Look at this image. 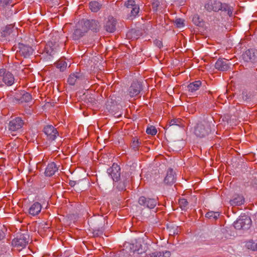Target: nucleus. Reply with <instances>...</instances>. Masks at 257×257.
Wrapping results in <instances>:
<instances>
[{
  "label": "nucleus",
  "instance_id": "b1692460",
  "mask_svg": "<svg viewBox=\"0 0 257 257\" xmlns=\"http://www.w3.org/2000/svg\"><path fill=\"white\" fill-rule=\"evenodd\" d=\"M45 52L50 56H53L56 52V48L52 42H48L45 48Z\"/></svg>",
  "mask_w": 257,
  "mask_h": 257
},
{
  "label": "nucleus",
  "instance_id": "f3484780",
  "mask_svg": "<svg viewBox=\"0 0 257 257\" xmlns=\"http://www.w3.org/2000/svg\"><path fill=\"white\" fill-rule=\"evenodd\" d=\"M58 168L54 162L49 163L45 169V174L47 176H52L58 171Z\"/></svg>",
  "mask_w": 257,
  "mask_h": 257
},
{
  "label": "nucleus",
  "instance_id": "cd10ccee",
  "mask_svg": "<svg viewBox=\"0 0 257 257\" xmlns=\"http://www.w3.org/2000/svg\"><path fill=\"white\" fill-rule=\"evenodd\" d=\"M171 252L169 251H165L162 252H156L152 253L151 257H170Z\"/></svg>",
  "mask_w": 257,
  "mask_h": 257
},
{
  "label": "nucleus",
  "instance_id": "473e14b6",
  "mask_svg": "<svg viewBox=\"0 0 257 257\" xmlns=\"http://www.w3.org/2000/svg\"><path fill=\"white\" fill-rule=\"evenodd\" d=\"M141 142L137 138L133 139L131 147L134 150H137L140 147Z\"/></svg>",
  "mask_w": 257,
  "mask_h": 257
},
{
  "label": "nucleus",
  "instance_id": "ddd939ff",
  "mask_svg": "<svg viewBox=\"0 0 257 257\" xmlns=\"http://www.w3.org/2000/svg\"><path fill=\"white\" fill-rule=\"evenodd\" d=\"M44 132L48 139L54 140L58 135V132L52 125H47L44 128Z\"/></svg>",
  "mask_w": 257,
  "mask_h": 257
},
{
  "label": "nucleus",
  "instance_id": "79ce46f5",
  "mask_svg": "<svg viewBox=\"0 0 257 257\" xmlns=\"http://www.w3.org/2000/svg\"><path fill=\"white\" fill-rule=\"evenodd\" d=\"M5 234L3 230L0 229V240L3 239L5 238Z\"/></svg>",
  "mask_w": 257,
  "mask_h": 257
},
{
  "label": "nucleus",
  "instance_id": "f03ea898",
  "mask_svg": "<svg viewBox=\"0 0 257 257\" xmlns=\"http://www.w3.org/2000/svg\"><path fill=\"white\" fill-rule=\"evenodd\" d=\"M251 224L250 218L246 215H240L234 222V227L236 229H247Z\"/></svg>",
  "mask_w": 257,
  "mask_h": 257
},
{
  "label": "nucleus",
  "instance_id": "4be33fe9",
  "mask_svg": "<svg viewBox=\"0 0 257 257\" xmlns=\"http://www.w3.org/2000/svg\"><path fill=\"white\" fill-rule=\"evenodd\" d=\"M244 202V199L242 195L235 194L230 200V204L232 206H239L243 204Z\"/></svg>",
  "mask_w": 257,
  "mask_h": 257
},
{
  "label": "nucleus",
  "instance_id": "20e7f679",
  "mask_svg": "<svg viewBox=\"0 0 257 257\" xmlns=\"http://www.w3.org/2000/svg\"><path fill=\"white\" fill-rule=\"evenodd\" d=\"M210 132V125L207 122L198 124L195 128V134L196 136L200 138L205 137Z\"/></svg>",
  "mask_w": 257,
  "mask_h": 257
},
{
  "label": "nucleus",
  "instance_id": "f704fd0d",
  "mask_svg": "<svg viewBox=\"0 0 257 257\" xmlns=\"http://www.w3.org/2000/svg\"><path fill=\"white\" fill-rule=\"evenodd\" d=\"M77 79V75L74 74H71L69 76L68 79V83L71 85H73L75 84V82H76Z\"/></svg>",
  "mask_w": 257,
  "mask_h": 257
},
{
  "label": "nucleus",
  "instance_id": "6e6552de",
  "mask_svg": "<svg viewBox=\"0 0 257 257\" xmlns=\"http://www.w3.org/2000/svg\"><path fill=\"white\" fill-rule=\"evenodd\" d=\"M231 65V64L228 60L219 59L215 63V67L218 70L225 71L229 70Z\"/></svg>",
  "mask_w": 257,
  "mask_h": 257
},
{
  "label": "nucleus",
  "instance_id": "4468645a",
  "mask_svg": "<svg viewBox=\"0 0 257 257\" xmlns=\"http://www.w3.org/2000/svg\"><path fill=\"white\" fill-rule=\"evenodd\" d=\"M116 24V21L115 19L112 16H108L104 25L106 31L110 33L113 32L115 30Z\"/></svg>",
  "mask_w": 257,
  "mask_h": 257
},
{
  "label": "nucleus",
  "instance_id": "9b49d317",
  "mask_svg": "<svg viewBox=\"0 0 257 257\" xmlns=\"http://www.w3.org/2000/svg\"><path fill=\"white\" fill-rule=\"evenodd\" d=\"M142 89L141 84L138 81H134L130 87L128 92L131 97L138 95Z\"/></svg>",
  "mask_w": 257,
  "mask_h": 257
},
{
  "label": "nucleus",
  "instance_id": "6ab92c4d",
  "mask_svg": "<svg viewBox=\"0 0 257 257\" xmlns=\"http://www.w3.org/2000/svg\"><path fill=\"white\" fill-rule=\"evenodd\" d=\"M42 209V206L39 202H36L31 205L29 209V213L32 216L38 215Z\"/></svg>",
  "mask_w": 257,
  "mask_h": 257
},
{
  "label": "nucleus",
  "instance_id": "c03bdc74",
  "mask_svg": "<svg viewBox=\"0 0 257 257\" xmlns=\"http://www.w3.org/2000/svg\"><path fill=\"white\" fill-rule=\"evenodd\" d=\"M70 184H71V186L74 185V182H71V183H70Z\"/></svg>",
  "mask_w": 257,
  "mask_h": 257
},
{
  "label": "nucleus",
  "instance_id": "ea45409f",
  "mask_svg": "<svg viewBox=\"0 0 257 257\" xmlns=\"http://www.w3.org/2000/svg\"><path fill=\"white\" fill-rule=\"evenodd\" d=\"M250 94L246 91H243L241 94L242 98L245 100L247 101L250 98Z\"/></svg>",
  "mask_w": 257,
  "mask_h": 257
},
{
  "label": "nucleus",
  "instance_id": "1a4fd4ad",
  "mask_svg": "<svg viewBox=\"0 0 257 257\" xmlns=\"http://www.w3.org/2000/svg\"><path fill=\"white\" fill-rule=\"evenodd\" d=\"M0 76H3V82L7 85L11 86L14 82V77L10 72H7L4 69H0Z\"/></svg>",
  "mask_w": 257,
  "mask_h": 257
},
{
  "label": "nucleus",
  "instance_id": "f257e3e1",
  "mask_svg": "<svg viewBox=\"0 0 257 257\" xmlns=\"http://www.w3.org/2000/svg\"><path fill=\"white\" fill-rule=\"evenodd\" d=\"M205 8L208 11H218L219 10L226 12L228 16H231L233 13V8L226 4H222L215 0H209L205 5Z\"/></svg>",
  "mask_w": 257,
  "mask_h": 257
},
{
  "label": "nucleus",
  "instance_id": "f8f14e48",
  "mask_svg": "<svg viewBox=\"0 0 257 257\" xmlns=\"http://www.w3.org/2000/svg\"><path fill=\"white\" fill-rule=\"evenodd\" d=\"M120 167L117 165L113 164L111 167L107 169V172L113 181H117L120 177Z\"/></svg>",
  "mask_w": 257,
  "mask_h": 257
},
{
  "label": "nucleus",
  "instance_id": "39448f33",
  "mask_svg": "<svg viewBox=\"0 0 257 257\" xmlns=\"http://www.w3.org/2000/svg\"><path fill=\"white\" fill-rule=\"evenodd\" d=\"M244 61L255 63L257 62V51L255 49H248L242 54Z\"/></svg>",
  "mask_w": 257,
  "mask_h": 257
},
{
  "label": "nucleus",
  "instance_id": "72a5a7b5",
  "mask_svg": "<svg viewBox=\"0 0 257 257\" xmlns=\"http://www.w3.org/2000/svg\"><path fill=\"white\" fill-rule=\"evenodd\" d=\"M67 67V63L65 61H60L57 63V67L61 71H63Z\"/></svg>",
  "mask_w": 257,
  "mask_h": 257
},
{
  "label": "nucleus",
  "instance_id": "c9c22d12",
  "mask_svg": "<svg viewBox=\"0 0 257 257\" xmlns=\"http://www.w3.org/2000/svg\"><path fill=\"white\" fill-rule=\"evenodd\" d=\"M179 204L182 208V210H185L188 205V202L186 199H180L179 200Z\"/></svg>",
  "mask_w": 257,
  "mask_h": 257
},
{
  "label": "nucleus",
  "instance_id": "dca6fc26",
  "mask_svg": "<svg viewBox=\"0 0 257 257\" xmlns=\"http://www.w3.org/2000/svg\"><path fill=\"white\" fill-rule=\"evenodd\" d=\"M84 27L86 28L87 30L90 29L94 32L98 31L100 27L98 22L94 20H87L84 22Z\"/></svg>",
  "mask_w": 257,
  "mask_h": 257
},
{
  "label": "nucleus",
  "instance_id": "7ed1b4c3",
  "mask_svg": "<svg viewBox=\"0 0 257 257\" xmlns=\"http://www.w3.org/2000/svg\"><path fill=\"white\" fill-rule=\"evenodd\" d=\"M29 241V236L28 234H21L12 240V245L18 250H21L26 247Z\"/></svg>",
  "mask_w": 257,
  "mask_h": 257
},
{
  "label": "nucleus",
  "instance_id": "c85d7f7f",
  "mask_svg": "<svg viewBox=\"0 0 257 257\" xmlns=\"http://www.w3.org/2000/svg\"><path fill=\"white\" fill-rule=\"evenodd\" d=\"M220 213L219 212L208 211L205 214V217L210 219L215 220L218 217Z\"/></svg>",
  "mask_w": 257,
  "mask_h": 257
},
{
  "label": "nucleus",
  "instance_id": "aec40b11",
  "mask_svg": "<svg viewBox=\"0 0 257 257\" xmlns=\"http://www.w3.org/2000/svg\"><path fill=\"white\" fill-rule=\"evenodd\" d=\"M20 52L25 57H27L32 55L33 50L32 47L24 44H20Z\"/></svg>",
  "mask_w": 257,
  "mask_h": 257
},
{
  "label": "nucleus",
  "instance_id": "c756f323",
  "mask_svg": "<svg viewBox=\"0 0 257 257\" xmlns=\"http://www.w3.org/2000/svg\"><path fill=\"white\" fill-rule=\"evenodd\" d=\"M12 26H7L4 30L0 33V37H2V38H6L12 32Z\"/></svg>",
  "mask_w": 257,
  "mask_h": 257
},
{
  "label": "nucleus",
  "instance_id": "0eeeda50",
  "mask_svg": "<svg viewBox=\"0 0 257 257\" xmlns=\"http://www.w3.org/2000/svg\"><path fill=\"white\" fill-rule=\"evenodd\" d=\"M124 5L127 9V12L131 11V17H135L138 15L140 8L136 4L134 0H128L125 3Z\"/></svg>",
  "mask_w": 257,
  "mask_h": 257
},
{
  "label": "nucleus",
  "instance_id": "a211bd4d",
  "mask_svg": "<svg viewBox=\"0 0 257 257\" xmlns=\"http://www.w3.org/2000/svg\"><path fill=\"white\" fill-rule=\"evenodd\" d=\"M175 172L172 169H169L167 171L166 176L164 179V182L166 184L172 185L176 181Z\"/></svg>",
  "mask_w": 257,
  "mask_h": 257
},
{
  "label": "nucleus",
  "instance_id": "9d476101",
  "mask_svg": "<svg viewBox=\"0 0 257 257\" xmlns=\"http://www.w3.org/2000/svg\"><path fill=\"white\" fill-rule=\"evenodd\" d=\"M139 203L142 206L152 209L156 206L158 201L155 199L146 198L144 196H142L139 199Z\"/></svg>",
  "mask_w": 257,
  "mask_h": 257
},
{
  "label": "nucleus",
  "instance_id": "393cba45",
  "mask_svg": "<svg viewBox=\"0 0 257 257\" xmlns=\"http://www.w3.org/2000/svg\"><path fill=\"white\" fill-rule=\"evenodd\" d=\"M102 5L98 2L93 1L89 3V8L92 12H98L101 8Z\"/></svg>",
  "mask_w": 257,
  "mask_h": 257
},
{
  "label": "nucleus",
  "instance_id": "58836bf2",
  "mask_svg": "<svg viewBox=\"0 0 257 257\" xmlns=\"http://www.w3.org/2000/svg\"><path fill=\"white\" fill-rule=\"evenodd\" d=\"M181 122V119H173L170 120L169 122V126L172 125H180V123Z\"/></svg>",
  "mask_w": 257,
  "mask_h": 257
},
{
  "label": "nucleus",
  "instance_id": "412c9836",
  "mask_svg": "<svg viewBox=\"0 0 257 257\" xmlns=\"http://www.w3.org/2000/svg\"><path fill=\"white\" fill-rule=\"evenodd\" d=\"M133 247H131L134 252H137L138 254H142L146 251L145 244H142L141 240L136 241V245L132 244Z\"/></svg>",
  "mask_w": 257,
  "mask_h": 257
},
{
  "label": "nucleus",
  "instance_id": "a878e982",
  "mask_svg": "<svg viewBox=\"0 0 257 257\" xmlns=\"http://www.w3.org/2000/svg\"><path fill=\"white\" fill-rule=\"evenodd\" d=\"M32 96L29 93L24 92L19 100L21 103L28 102L32 100Z\"/></svg>",
  "mask_w": 257,
  "mask_h": 257
},
{
  "label": "nucleus",
  "instance_id": "4c0bfd02",
  "mask_svg": "<svg viewBox=\"0 0 257 257\" xmlns=\"http://www.w3.org/2000/svg\"><path fill=\"white\" fill-rule=\"evenodd\" d=\"M146 132L148 134L155 135L157 132L155 127L152 126L147 128Z\"/></svg>",
  "mask_w": 257,
  "mask_h": 257
},
{
  "label": "nucleus",
  "instance_id": "7c9ffc66",
  "mask_svg": "<svg viewBox=\"0 0 257 257\" xmlns=\"http://www.w3.org/2000/svg\"><path fill=\"white\" fill-rule=\"evenodd\" d=\"M12 0H0V8L5 9L9 6L13 7Z\"/></svg>",
  "mask_w": 257,
  "mask_h": 257
},
{
  "label": "nucleus",
  "instance_id": "e433bc0d",
  "mask_svg": "<svg viewBox=\"0 0 257 257\" xmlns=\"http://www.w3.org/2000/svg\"><path fill=\"white\" fill-rule=\"evenodd\" d=\"M175 23L178 28H182L184 26V20L181 18L176 19Z\"/></svg>",
  "mask_w": 257,
  "mask_h": 257
},
{
  "label": "nucleus",
  "instance_id": "423d86ee",
  "mask_svg": "<svg viewBox=\"0 0 257 257\" xmlns=\"http://www.w3.org/2000/svg\"><path fill=\"white\" fill-rule=\"evenodd\" d=\"M24 124V120L20 117H17L9 123V130L12 132H16L21 129Z\"/></svg>",
  "mask_w": 257,
  "mask_h": 257
},
{
  "label": "nucleus",
  "instance_id": "5701e85b",
  "mask_svg": "<svg viewBox=\"0 0 257 257\" xmlns=\"http://www.w3.org/2000/svg\"><path fill=\"white\" fill-rule=\"evenodd\" d=\"M201 85V82L200 81H195L188 85V90L189 91L193 93L199 89Z\"/></svg>",
  "mask_w": 257,
  "mask_h": 257
},
{
  "label": "nucleus",
  "instance_id": "a19ab883",
  "mask_svg": "<svg viewBox=\"0 0 257 257\" xmlns=\"http://www.w3.org/2000/svg\"><path fill=\"white\" fill-rule=\"evenodd\" d=\"M152 4L154 11H157L159 6V2L157 0H153Z\"/></svg>",
  "mask_w": 257,
  "mask_h": 257
},
{
  "label": "nucleus",
  "instance_id": "2f4dec72",
  "mask_svg": "<svg viewBox=\"0 0 257 257\" xmlns=\"http://www.w3.org/2000/svg\"><path fill=\"white\" fill-rule=\"evenodd\" d=\"M192 22L196 26H202V19L197 14L193 15Z\"/></svg>",
  "mask_w": 257,
  "mask_h": 257
},
{
  "label": "nucleus",
  "instance_id": "2eb2a0df",
  "mask_svg": "<svg viewBox=\"0 0 257 257\" xmlns=\"http://www.w3.org/2000/svg\"><path fill=\"white\" fill-rule=\"evenodd\" d=\"M87 31V29L84 27V26H76V28L74 30L73 34V39L74 40H78L82 37L85 33Z\"/></svg>",
  "mask_w": 257,
  "mask_h": 257
},
{
  "label": "nucleus",
  "instance_id": "bb28decb",
  "mask_svg": "<svg viewBox=\"0 0 257 257\" xmlns=\"http://www.w3.org/2000/svg\"><path fill=\"white\" fill-rule=\"evenodd\" d=\"M246 246L248 249L252 250H257V240H250L246 243Z\"/></svg>",
  "mask_w": 257,
  "mask_h": 257
},
{
  "label": "nucleus",
  "instance_id": "37998d69",
  "mask_svg": "<svg viewBox=\"0 0 257 257\" xmlns=\"http://www.w3.org/2000/svg\"><path fill=\"white\" fill-rule=\"evenodd\" d=\"M158 46H159V47H160L161 46H162V43H161V42H160V43H159V45H158Z\"/></svg>",
  "mask_w": 257,
  "mask_h": 257
}]
</instances>
